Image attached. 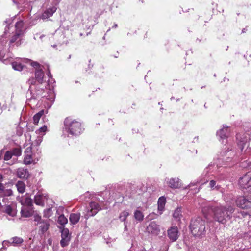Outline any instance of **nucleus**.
I'll return each mask as SVG.
<instances>
[{
	"label": "nucleus",
	"mask_w": 251,
	"mask_h": 251,
	"mask_svg": "<svg viewBox=\"0 0 251 251\" xmlns=\"http://www.w3.org/2000/svg\"><path fill=\"white\" fill-rule=\"evenodd\" d=\"M201 204V208L204 214H208L211 212L213 215V219L222 224H226L232 217L235 208L231 206H225L220 203H210L203 200Z\"/></svg>",
	"instance_id": "obj_1"
},
{
	"label": "nucleus",
	"mask_w": 251,
	"mask_h": 251,
	"mask_svg": "<svg viewBox=\"0 0 251 251\" xmlns=\"http://www.w3.org/2000/svg\"><path fill=\"white\" fill-rule=\"evenodd\" d=\"M63 132H66L72 136H79L84 130L82 123L71 118H66L64 122Z\"/></svg>",
	"instance_id": "obj_2"
},
{
	"label": "nucleus",
	"mask_w": 251,
	"mask_h": 251,
	"mask_svg": "<svg viewBox=\"0 0 251 251\" xmlns=\"http://www.w3.org/2000/svg\"><path fill=\"white\" fill-rule=\"evenodd\" d=\"M36 80L34 78H30L27 81V83L29 85V88L26 93V102L29 105H36L38 104L37 100L45 93L44 89H41L36 90L35 92L32 90V86L34 85Z\"/></svg>",
	"instance_id": "obj_3"
},
{
	"label": "nucleus",
	"mask_w": 251,
	"mask_h": 251,
	"mask_svg": "<svg viewBox=\"0 0 251 251\" xmlns=\"http://www.w3.org/2000/svg\"><path fill=\"white\" fill-rule=\"evenodd\" d=\"M192 234L196 237H202L205 233V221L198 217L191 220L189 226Z\"/></svg>",
	"instance_id": "obj_4"
},
{
	"label": "nucleus",
	"mask_w": 251,
	"mask_h": 251,
	"mask_svg": "<svg viewBox=\"0 0 251 251\" xmlns=\"http://www.w3.org/2000/svg\"><path fill=\"white\" fill-rule=\"evenodd\" d=\"M237 158L234 151L229 150V149L225 150L219 155L217 166L226 165L230 166L237 161Z\"/></svg>",
	"instance_id": "obj_5"
},
{
	"label": "nucleus",
	"mask_w": 251,
	"mask_h": 251,
	"mask_svg": "<svg viewBox=\"0 0 251 251\" xmlns=\"http://www.w3.org/2000/svg\"><path fill=\"white\" fill-rule=\"evenodd\" d=\"M32 152V148L29 147L26 148L25 151V156L24 159V163L25 165H30L32 163L35 164L39 161L41 155V151L38 147L37 148V151H33Z\"/></svg>",
	"instance_id": "obj_6"
},
{
	"label": "nucleus",
	"mask_w": 251,
	"mask_h": 251,
	"mask_svg": "<svg viewBox=\"0 0 251 251\" xmlns=\"http://www.w3.org/2000/svg\"><path fill=\"white\" fill-rule=\"evenodd\" d=\"M23 35L20 34V31L17 32H14L13 33L10 32V33H8L7 35H5L4 34L1 38L0 39V44L2 46H4L6 43L7 40L4 39V37L7 38V36H9L10 37L9 42V47H18L23 43Z\"/></svg>",
	"instance_id": "obj_7"
},
{
	"label": "nucleus",
	"mask_w": 251,
	"mask_h": 251,
	"mask_svg": "<svg viewBox=\"0 0 251 251\" xmlns=\"http://www.w3.org/2000/svg\"><path fill=\"white\" fill-rule=\"evenodd\" d=\"M48 76V85L49 86L48 90L46 89V91L43 94L42 96V100H44L45 99L50 101L51 102L54 101L55 94L54 91V88L55 86V81L53 78L50 71H48L47 73Z\"/></svg>",
	"instance_id": "obj_8"
},
{
	"label": "nucleus",
	"mask_w": 251,
	"mask_h": 251,
	"mask_svg": "<svg viewBox=\"0 0 251 251\" xmlns=\"http://www.w3.org/2000/svg\"><path fill=\"white\" fill-rule=\"evenodd\" d=\"M224 200L227 203H233L234 202L236 203L238 207L242 209L250 207V202L247 196H238L235 200L233 199V195L231 194H226L224 196Z\"/></svg>",
	"instance_id": "obj_9"
},
{
	"label": "nucleus",
	"mask_w": 251,
	"mask_h": 251,
	"mask_svg": "<svg viewBox=\"0 0 251 251\" xmlns=\"http://www.w3.org/2000/svg\"><path fill=\"white\" fill-rule=\"evenodd\" d=\"M4 22L7 24L4 30L5 35H7L8 33H10V32H12V33H13L14 32H17L18 31H20V34L23 35L24 34V23L23 21L20 20L16 22L15 24V26H14L11 23V19H10L5 20Z\"/></svg>",
	"instance_id": "obj_10"
},
{
	"label": "nucleus",
	"mask_w": 251,
	"mask_h": 251,
	"mask_svg": "<svg viewBox=\"0 0 251 251\" xmlns=\"http://www.w3.org/2000/svg\"><path fill=\"white\" fill-rule=\"evenodd\" d=\"M251 133V126L250 130L246 129L244 132L243 131L238 132L236 134V142L238 146L241 149V151H243L245 145L247 143L250 139L249 133Z\"/></svg>",
	"instance_id": "obj_11"
},
{
	"label": "nucleus",
	"mask_w": 251,
	"mask_h": 251,
	"mask_svg": "<svg viewBox=\"0 0 251 251\" xmlns=\"http://www.w3.org/2000/svg\"><path fill=\"white\" fill-rule=\"evenodd\" d=\"M7 199L5 198H2V202L3 205L0 203V211L2 212L5 213L11 217H14L16 215L17 210L15 209V205L13 204L6 203Z\"/></svg>",
	"instance_id": "obj_12"
},
{
	"label": "nucleus",
	"mask_w": 251,
	"mask_h": 251,
	"mask_svg": "<svg viewBox=\"0 0 251 251\" xmlns=\"http://www.w3.org/2000/svg\"><path fill=\"white\" fill-rule=\"evenodd\" d=\"M230 133V128L229 126H227L226 125H223L222 128L217 131L216 135L219 137V140L221 141L222 143H226Z\"/></svg>",
	"instance_id": "obj_13"
},
{
	"label": "nucleus",
	"mask_w": 251,
	"mask_h": 251,
	"mask_svg": "<svg viewBox=\"0 0 251 251\" xmlns=\"http://www.w3.org/2000/svg\"><path fill=\"white\" fill-rule=\"evenodd\" d=\"M102 205L96 202V201H91L89 203V208L87 211V213L85 214L86 219L89 218L91 216L95 215L98 211L102 209Z\"/></svg>",
	"instance_id": "obj_14"
},
{
	"label": "nucleus",
	"mask_w": 251,
	"mask_h": 251,
	"mask_svg": "<svg viewBox=\"0 0 251 251\" xmlns=\"http://www.w3.org/2000/svg\"><path fill=\"white\" fill-rule=\"evenodd\" d=\"M238 183L242 189H251V173H248L240 177Z\"/></svg>",
	"instance_id": "obj_15"
},
{
	"label": "nucleus",
	"mask_w": 251,
	"mask_h": 251,
	"mask_svg": "<svg viewBox=\"0 0 251 251\" xmlns=\"http://www.w3.org/2000/svg\"><path fill=\"white\" fill-rule=\"evenodd\" d=\"M61 240L60 241V245L62 247H65L69 244L71 235L69 234L68 229L64 228L61 230Z\"/></svg>",
	"instance_id": "obj_16"
},
{
	"label": "nucleus",
	"mask_w": 251,
	"mask_h": 251,
	"mask_svg": "<svg viewBox=\"0 0 251 251\" xmlns=\"http://www.w3.org/2000/svg\"><path fill=\"white\" fill-rule=\"evenodd\" d=\"M168 236L172 242H175L177 240L179 236L178 228L176 226L170 227L167 231Z\"/></svg>",
	"instance_id": "obj_17"
},
{
	"label": "nucleus",
	"mask_w": 251,
	"mask_h": 251,
	"mask_svg": "<svg viewBox=\"0 0 251 251\" xmlns=\"http://www.w3.org/2000/svg\"><path fill=\"white\" fill-rule=\"evenodd\" d=\"M10 184L6 185L0 183V196L3 197H8L13 195V191L9 188Z\"/></svg>",
	"instance_id": "obj_18"
},
{
	"label": "nucleus",
	"mask_w": 251,
	"mask_h": 251,
	"mask_svg": "<svg viewBox=\"0 0 251 251\" xmlns=\"http://www.w3.org/2000/svg\"><path fill=\"white\" fill-rule=\"evenodd\" d=\"M66 30L62 28H59L56 30L55 32V37L57 38L59 37L57 40V42L59 44H62L65 42V38L66 37L65 35Z\"/></svg>",
	"instance_id": "obj_19"
},
{
	"label": "nucleus",
	"mask_w": 251,
	"mask_h": 251,
	"mask_svg": "<svg viewBox=\"0 0 251 251\" xmlns=\"http://www.w3.org/2000/svg\"><path fill=\"white\" fill-rule=\"evenodd\" d=\"M46 196L41 192H38L34 196V202L36 205L43 206Z\"/></svg>",
	"instance_id": "obj_20"
},
{
	"label": "nucleus",
	"mask_w": 251,
	"mask_h": 251,
	"mask_svg": "<svg viewBox=\"0 0 251 251\" xmlns=\"http://www.w3.org/2000/svg\"><path fill=\"white\" fill-rule=\"evenodd\" d=\"M16 173L17 177L21 179H27L30 176L28 169L25 168H18Z\"/></svg>",
	"instance_id": "obj_21"
},
{
	"label": "nucleus",
	"mask_w": 251,
	"mask_h": 251,
	"mask_svg": "<svg viewBox=\"0 0 251 251\" xmlns=\"http://www.w3.org/2000/svg\"><path fill=\"white\" fill-rule=\"evenodd\" d=\"M147 230L149 233L157 234L160 231L159 226L155 222H151L148 226Z\"/></svg>",
	"instance_id": "obj_22"
},
{
	"label": "nucleus",
	"mask_w": 251,
	"mask_h": 251,
	"mask_svg": "<svg viewBox=\"0 0 251 251\" xmlns=\"http://www.w3.org/2000/svg\"><path fill=\"white\" fill-rule=\"evenodd\" d=\"M32 207H22L21 213L23 217L28 218L31 217L33 213Z\"/></svg>",
	"instance_id": "obj_23"
},
{
	"label": "nucleus",
	"mask_w": 251,
	"mask_h": 251,
	"mask_svg": "<svg viewBox=\"0 0 251 251\" xmlns=\"http://www.w3.org/2000/svg\"><path fill=\"white\" fill-rule=\"evenodd\" d=\"M20 202L22 207H32L33 201L31 198L28 196H25L22 198Z\"/></svg>",
	"instance_id": "obj_24"
},
{
	"label": "nucleus",
	"mask_w": 251,
	"mask_h": 251,
	"mask_svg": "<svg viewBox=\"0 0 251 251\" xmlns=\"http://www.w3.org/2000/svg\"><path fill=\"white\" fill-rule=\"evenodd\" d=\"M49 220H44L41 223L39 224V232L43 234L49 229L50 226Z\"/></svg>",
	"instance_id": "obj_25"
},
{
	"label": "nucleus",
	"mask_w": 251,
	"mask_h": 251,
	"mask_svg": "<svg viewBox=\"0 0 251 251\" xmlns=\"http://www.w3.org/2000/svg\"><path fill=\"white\" fill-rule=\"evenodd\" d=\"M166 202V198L164 196L160 197L158 200V210L160 214H161L164 210Z\"/></svg>",
	"instance_id": "obj_26"
},
{
	"label": "nucleus",
	"mask_w": 251,
	"mask_h": 251,
	"mask_svg": "<svg viewBox=\"0 0 251 251\" xmlns=\"http://www.w3.org/2000/svg\"><path fill=\"white\" fill-rule=\"evenodd\" d=\"M215 168V165L214 164H210L208 166L204 169L203 174L205 175V177L206 178L204 180V181L202 183V184H205L208 182L209 180V174L212 173L213 169Z\"/></svg>",
	"instance_id": "obj_27"
},
{
	"label": "nucleus",
	"mask_w": 251,
	"mask_h": 251,
	"mask_svg": "<svg viewBox=\"0 0 251 251\" xmlns=\"http://www.w3.org/2000/svg\"><path fill=\"white\" fill-rule=\"evenodd\" d=\"M18 60L17 61H12L11 62V64L12 65V68L18 71H21L24 69V68L25 67V65L23 64V63Z\"/></svg>",
	"instance_id": "obj_28"
},
{
	"label": "nucleus",
	"mask_w": 251,
	"mask_h": 251,
	"mask_svg": "<svg viewBox=\"0 0 251 251\" xmlns=\"http://www.w3.org/2000/svg\"><path fill=\"white\" fill-rule=\"evenodd\" d=\"M168 185L172 188H178L180 187V180L178 178H172L169 181Z\"/></svg>",
	"instance_id": "obj_29"
},
{
	"label": "nucleus",
	"mask_w": 251,
	"mask_h": 251,
	"mask_svg": "<svg viewBox=\"0 0 251 251\" xmlns=\"http://www.w3.org/2000/svg\"><path fill=\"white\" fill-rule=\"evenodd\" d=\"M220 178L218 176L215 177V179L211 180L209 181V188L212 190H219L221 188L220 185L217 184V181L220 180Z\"/></svg>",
	"instance_id": "obj_30"
},
{
	"label": "nucleus",
	"mask_w": 251,
	"mask_h": 251,
	"mask_svg": "<svg viewBox=\"0 0 251 251\" xmlns=\"http://www.w3.org/2000/svg\"><path fill=\"white\" fill-rule=\"evenodd\" d=\"M80 218V213H71L70 215L69 221L71 225H75L79 221Z\"/></svg>",
	"instance_id": "obj_31"
},
{
	"label": "nucleus",
	"mask_w": 251,
	"mask_h": 251,
	"mask_svg": "<svg viewBox=\"0 0 251 251\" xmlns=\"http://www.w3.org/2000/svg\"><path fill=\"white\" fill-rule=\"evenodd\" d=\"M35 79L40 83L42 84L43 82L44 73L42 69H38L35 72Z\"/></svg>",
	"instance_id": "obj_32"
},
{
	"label": "nucleus",
	"mask_w": 251,
	"mask_h": 251,
	"mask_svg": "<svg viewBox=\"0 0 251 251\" xmlns=\"http://www.w3.org/2000/svg\"><path fill=\"white\" fill-rule=\"evenodd\" d=\"M56 7L52 6L48 8L43 14V18H47L53 15V13L56 11Z\"/></svg>",
	"instance_id": "obj_33"
},
{
	"label": "nucleus",
	"mask_w": 251,
	"mask_h": 251,
	"mask_svg": "<svg viewBox=\"0 0 251 251\" xmlns=\"http://www.w3.org/2000/svg\"><path fill=\"white\" fill-rule=\"evenodd\" d=\"M12 246L17 247L20 246L24 242L22 238L15 236L11 238Z\"/></svg>",
	"instance_id": "obj_34"
},
{
	"label": "nucleus",
	"mask_w": 251,
	"mask_h": 251,
	"mask_svg": "<svg viewBox=\"0 0 251 251\" xmlns=\"http://www.w3.org/2000/svg\"><path fill=\"white\" fill-rule=\"evenodd\" d=\"M16 186L18 191L21 194L25 192V183L22 181H18L16 184Z\"/></svg>",
	"instance_id": "obj_35"
},
{
	"label": "nucleus",
	"mask_w": 251,
	"mask_h": 251,
	"mask_svg": "<svg viewBox=\"0 0 251 251\" xmlns=\"http://www.w3.org/2000/svg\"><path fill=\"white\" fill-rule=\"evenodd\" d=\"M134 217L136 220L141 222L144 219V215L140 210L136 209L134 213Z\"/></svg>",
	"instance_id": "obj_36"
},
{
	"label": "nucleus",
	"mask_w": 251,
	"mask_h": 251,
	"mask_svg": "<svg viewBox=\"0 0 251 251\" xmlns=\"http://www.w3.org/2000/svg\"><path fill=\"white\" fill-rule=\"evenodd\" d=\"M11 58H9L8 55H3V52L1 51L0 52V60L1 62L5 64H8L9 63L11 64L12 61L11 60Z\"/></svg>",
	"instance_id": "obj_37"
},
{
	"label": "nucleus",
	"mask_w": 251,
	"mask_h": 251,
	"mask_svg": "<svg viewBox=\"0 0 251 251\" xmlns=\"http://www.w3.org/2000/svg\"><path fill=\"white\" fill-rule=\"evenodd\" d=\"M44 113V110H42L34 115L33 122L35 124H37L38 123L39 120L40 119L41 117L43 116Z\"/></svg>",
	"instance_id": "obj_38"
},
{
	"label": "nucleus",
	"mask_w": 251,
	"mask_h": 251,
	"mask_svg": "<svg viewBox=\"0 0 251 251\" xmlns=\"http://www.w3.org/2000/svg\"><path fill=\"white\" fill-rule=\"evenodd\" d=\"M57 222L60 225L64 226L68 223V219L64 214H60L58 218Z\"/></svg>",
	"instance_id": "obj_39"
},
{
	"label": "nucleus",
	"mask_w": 251,
	"mask_h": 251,
	"mask_svg": "<svg viewBox=\"0 0 251 251\" xmlns=\"http://www.w3.org/2000/svg\"><path fill=\"white\" fill-rule=\"evenodd\" d=\"M182 216L181 208H178L176 209L174 213L173 217L177 221H179Z\"/></svg>",
	"instance_id": "obj_40"
},
{
	"label": "nucleus",
	"mask_w": 251,
	"mask_h": 251,
	"mask_svg": "<svg viewBox=\"0 0 251 251\" xmlns=\"http://www.w3.org/2000/svg\"><path fill=\"white\" fill-rule=\"evenodd\" d=\"M129 212L126 210L122 212L119 215V219L122 222H125L127 217L129 215Z\"/></svg>",
	"instance_id": "obj_41"
},
{
	"label": "nucleus",
	"mask_w": 251,
	"mask_h": 251,
	"mask_svg": "<svg viewBox=\"0 0 251 251\" xmlns=\"http://www.w3.org/2000/svg\"><path fill=\"white\" fill-rule=\"evenodd\" d=\"M53 214L52 207H50L45 209L43 211V217L45 218H49Z\"/></svg>",
	"instance_id": "obj_42"
},
{
	"label": "nucleus",
	"mask_w": 251,
	"mask_h": 251,
	"mask_svg": "<svg viewBox=\"0 0 251 251\" xmlns=\"http://www.w3.org/2000/svg\"><path fill=\"white\" fill-rule=\"evenodd\" d=\"M13 155L15 156H19L22 154V150L20 148H15L11 150Z\"/></svg>",
	"instance_id": "obj_43"
},
{
	"label": "nucleus",
	"mask_w": 251,
	"mask_h": 251,
	"mask_svg": "<svg viewBox=\"0 0 251 251\" xmlns=\"http://www.w3.org/2000/svg\"><path fill=\"white\" fill-rule=\"evenodd\" d=\"M12 156L13 155L11 151H8L4 154V160L6 161L9 160L12 158Z\"/></svg>",
	"instance_id": "obj_44"
},
{
	"label": "nucleus",
	"mask_w": 251,
	"mask_h": 251,
	"mask_svg": "<svg viewBox=\"0 0 251 251\" xmlns=\"http://www.w3.org/2000/svg\"><path fill=\"white\" fill-rule=\"evenodd\" d=\"M34 220L35 222H37L36 225H38L40 223H41L44 220H42L41 217L38 215L35 214L34 215Z\"/></svg>",
	"instance_id": "obj_45"
},
{
	"label": "nucleus",
	"mask_w": 251,
	"mask_h": 251,
	"mask_svg": "<svg viewBox=\"0 0 251 251\" xmlns=\"http://www.w3.org/2000/svg\"><path fill=\"white\" fill-rule=\"evenodd\" d=\"M93 195V194L88 191L84 194L83 197H84V199L85 201H88L90 199H92L91 197H92Z\"/></svg>",
	"instance_id": "obj_46"
},
{
	"label": "nucleus",
	"mask_w": 251,
	"mask_h": 251,
	"mask_svg": "<svg viewBox=\"0 0 251 251\" xmlns=\"http://www.w3.org/2000/svg\"><path fill=\"white\" fill-rule=\"evenodd\" d=\"M2 248L6 249V246H12L11 239L9 240H4L2 242Z\"/></svg>",
	"instance_id": "obj_47"
},
{
	"label": "nucleus",
	"mask_w": 251,
	"mask_h": 251,
	"mask_svg": "<svg viewBox=\"0 0 251 251\" xmlns=\"http://www.w3.org/2000/svg\"><path fill=\"white\" fill-rule=\"evenodd\" d=\"M47 130V127L46 126L44 125L43 126L41 127L38 130L39 133L41 134H45L46 131Z\"/></svg>",
	"instance_id": "obj_48"
},
{
	"label": "nucleus",
	"mask_w": 251,
	"mask_h": 251,
	"mask_svg": "<svg viewBox=\"0 0 251 251\" xmlns=\"http://www.w3.org/2000/svg\"><path fill=\"white\" fill-rule=\"evenodd\" d=\"M64 210V207L63 206H59L56 208V214L59 216L60 214H63L62 213Z\"/></svg>",
	"instance_id": "obj_49"
},
{
	"label": "nucleus",
	"mask_w": 251,
	"mask_h": 251,
	"mask_svg": "<svg viewBox=\"0 0 251 251\" xmlns=\"http://www.w3.org/2000/svg\"><path fill=\"white\" fill-rule=\"evenodd\" d=\"M41 142H42V140L41 139H39L38 140L36 141V146H33V148H34V150H36V151H37V147L40 149L39 145Z\"/></svg>",
	"instance_id": "obj_50"
},
{
	"label": "nucleus",
	"mask_w": 251,
	"mask_h": 251,
	"mask_svg": "<svg viewBox=\"0 0 251 251\" xmlns=\"http://www.w3.org/2000/svg\"><path fill=\"white\" fill-rule=\"evenodd\" d=\"M31 65L34 68H39L40 67V65L37 62H32L30 63Z\"/></svg>",
	"instance_id": "obj_51"
},
{
	"label": "nucleus",
	"mask_w": 251,
	"mask_h": 251,
	"mask_svg": "<svg viewBox=\"0 0 251 251\" xmlns=\"http://www.w3.org/2000/svg\"><path fill=\"white\" fill-rule=\"evenodd\" d=\"M95 200L97 201H98L100 204V205H102L104 202V198L102 199V200H101L100 198H98V197H96L95 198Z\"/></svg>",
	"instance_id": "obj_52"
},
{
	"label": "nucleus",
	"mask_w": 251,
	"mask_h": 251,
	"mask_svg": "<svg viewBox=\"0 0 251 251\" xmlns=\"http://www.w3.org/2000/svg\"><path fill=\"white\" fill-rule=\"evenodd\" d=\"M247 197L248 198L249 202H251V191L248 193V194L246 195Z\"/></svg>",
	"instance_id": "obj_53"
},
{
	"label": "nucleus",
	"mask_w": 251,
	"mask_h": 251,
	"mask_svg": "<svg viewBox=\"0 0 251 251\" xmlns=\"http://www.w3.org/2000/svg\"><path fill=\"white\" fill-rule=\"evenodd\" d=\"M91 60H89V64L88 65V69L90 70L93 67V64L91 63Z\"/></svg>",
	"instance_id": "obj_54"
},
{
	"label": "nucleus",
	"mask_w": 251,
	"mask_h": 251,
	"mask_svg": "<svg viewBox=\"0 0 251 251\" xmlns=\"http://www.w3.org/2000/svg\"><path fill=\"white\" fill-rule=\"evenodd\" d=\"M198 183V181H197L196 183H190L188 185V187L190 188L192 186H195L196 184Z\"/></svg>",
	"instance_id": "obj_55"
},
{
	"label": "nucleus",
	"mask_w": 251,
	"mask_h": 251,
	"mask_svg": "<svg viewBox=\"0 0 251 251\" xmlns=\"http://www.w3.org/2000/svg\"><path fill=\"white\" fill-rule=\"evenodd\" d=\"M124 225H125V227H124L125 230H127V224L126 222L124 223Z\"/></svg>",
	"instance_id": "obj_56"
},
{
	"label": "nucleus",
	"mask_w": 251,
	"mask_h": 251,
	"mask_svg": "<svg viewBox=\"0 0 251 251\" xmlns=\"http://www.w3.org/2000/svg\"><path fill=\"white\" fill-rule=\"evenodd\" d=\"M247 30V28H244L242 30V33H245L246 32V31Z\"/></svg>",
	"instance_id": "obj_57"
},
{
	"label": "nucleus",
	"mask_w": 251,
	"mask_h": 251,
	"mask_svg": "<svg viewBox=\"0 0 251 251\" xmlns=\"http://www.w3.org/2000/svg\"><path fill=\"white\" fill-rule=\"evenodd\" d=\"M3 179V176L2 175L0 174V182H1Z\"/></svg>",
	"instance_id": "obj_58"
},
{
	"label": "nucleus",
	"mask_w": 251,
	"mask_h": 251,
	"mask_svg": "<svg viewBox=\"0 0 251 251\" xmlns=\"http://www.w3.org/2000/svg\"><path fill=\"white\" fill-rule=\"evenodd\" d=\"M48 242L50 245L51 244V240L50 239H48Z\"/></svg>",
	"instance_id": "obj_59"
},
{
	"label": "nucleus",
	"mask_w": 251,
	"mask_h": 251,
	"mask_svg": "<svg viewBox=\"0 0 251 251\" xmlns=\"http://www.w3.org/2000/svg\"><path fill=\"white\" fill-rule=\"evenodd\" d=\"M23 61H25L26 62H30V60H29L27 59H26V58L23 59Z\"/></svg>",
	"instance_id": "obj_60"
},
{
	"label": "nucleus",
	"mask_w": 251,
	"mask_h": 251,
	"mask_svg": "<svg viewBox=\"0 0 251 251\" xmlns=\"http://www.w3.org/2000/svg\"><path fill=\"white\" fill-rule=\"evenodd\" d=\"M117 27V24H114V25H113L112 26V28H116Z\"/></svg>",
	"instance_id": "obj_61"
},
{
	"label": "nucleus",
	"mask_w": 251,
	"mask_h": 251,
	"mask_svg": "<svg viewBox=\"0 0 251 251\" xmlns=\"http://www.w3.org/2000/svg\"><path fill=\"white\" fill-rule=\"evenodd\" d=\"M195 193H198L199 191V188L197 189V188H196L195 189Z\"/></svg>",
	"instance_id": "obj_62"
},
{
	"label": "nucleus",
	"mask_w": 251,
	"mask_h": 251,
	"mask_svg": "<svg viewBox=\"0 0 251 251\" xmlns=\"http://www.w3.org/2000/svg\"><path fill=\"white\" fill-rule=\"evenodd\" d=\"M241 213L242 214V215L243 216H244L245 215H246V214L245 213H244V212H241Z\"/></svg>",
	"instance_id": "obj_63"
},
{
	"label": "nucleus",
	"mask_w": 251,
	"mask_h": 251,
	"mask_svg": "<svg viewBox=\"0 0 251 251\" xmlns=\"http://www.w3.org/2000/svg\"><path fill=\"white\" fill-rule=\"evenodd\" d=\"M44 37V35H41V36H40V38L41 39H42V38H43Z\"/></svg>",
	"instance_id": "obj_64"
}]
</instances>
